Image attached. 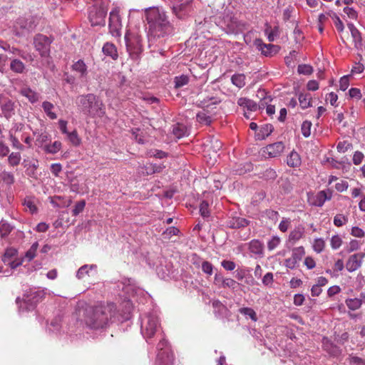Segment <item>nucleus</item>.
<instances>
[{
	"label": "nucleus",
	"mask_w": 365,
	"mask_h": 365,
	"mask_svg": "<svg viewBox=\"0 0 365 365\" xmlns=\"http://www.w3.org/2000/svg\"><path fill=\"white\" fill-rule=\"evenodd\" d=\"M148 37L160 38L168 34L170 23L165 11L158 7H150L145 11Z\"/></svg>",
	"instance_id": "nucleus-1"
},
{
	"label": "nucleus",
	"mask_w": 365,
	"mask_h": 365,
	"mask_svg": "<svg viewBox=\"0 0 365 365\" xmlns=\"http://www.w3.org/2000/svg\"><path fill=\"white\" fill-rule=\"evenodd\" d=\"M76 104L80 113L86 116L101 118L106 114V106L102 99L93 93L78 96Z\"/></svg>",
	"instance_id": "nucleus-2"
},
{
	"label": "nucleus",
	"mask_w": 365,
	"mask_h": 365,
	"mask_svg": "<svg viewBox=\"0 0 365 365\" xmlns=\"http://www.w3.org/2000/svg\"><path fill=\"white\" fill-rule=\"evenodd\" d=\"M113 307V304L97 306L88 311L85 318L86 326L91 329L105 328L113 316L111 312Z\"/></svg>",
	"instance_id": "nucleus-3"
},
{
	"label": "nucleus",
	"mask_w": 365,
	"mask_h": 365,
	"mask_svg": "<svg viewBox=\"0 0 365 365\" xmlns=\"http://www.w3.org/2000/svg\"><path fill=\"white\" fill-rule=\"evenodd\" d=\"M140 331L149 344L155 334L161 332V325L157 312L145 314L140 318Z\"/></svg>",
	"instance_id": "nucleus-4"
},
{
	"label": "nucleus",
	"mask_w": 365,
	"mask_h": 365,
	"mask_svg": "<svg viewBox=\"0 0 365 365\" xmlns=\"http://www.w3.org/2000/svg\"><path fill=\"white\" fill-rule=\"evenodd\" d=\"M107 12V4L104 1L91 6L88 9V19L91 26H105Z\"/></svg>",
	"instance_id": "nucleus-5"
},
{
	"label": "nucleus",
	"mask_w": 365,
	"mask_h": 365,
	"mask_svg": "<svg viewBox=\"0 0 365 365\" xmlns=\"http://www.w3.org/2000/svg\"><path fill=\"white\" fill-rule=\"evenodd\" d=\"M158 354L155 365H173V352L167 340L162 338L157 345Z\"/></svg>",
	"instance_id": "nucleus-6"
},
{
	"label": "nucleus",
	"mask_w": 365,
	"mask_h": 365,
	"mask_svg": "<svg viewBox=\"0 0 365 365\" xmlns=\"http://www.w3.org/2000/svg\"><path fill=\"white\" fill-rule=\"evenodd\" d=\"M125 41L130 57L133 60H138L143 51L141 37L135 34H126Z\"/></svg>",
	"instance_id": "nucleus-7"
},
{
	"label": "nucleus",
	"mask_w": 365,
	"mask_h": 365,
	"mask_svg": "<svg viewBox=\"0 0 365 365\" xmlns=\"http://www.w3.org/2000/svg\"><path fill=\"white\" fill-rule=\"evenodd\" d=\"M41 298L40 292L30 291L24 294L22 299L20 297H17L16 302L19 305V309L21 312L31 311L34 309Z\"/></svg>",
	"instance_id": "nucleus-8"
},
{
	"label": "nucleus",
	"mask_w": 365,
	"mask_h": 365,
	"mask_svg": "<svg viewBox=\"0 0 365 365\" xmlns=\"http://www.w3.org/2000/svg\"><path fill=\"white\" fill-rule=\"evenodd\" d=\"M53 41V38L51 36L38 34L34 37L33 44L36 51L41 57H47L50 54L51 44Z\"/></svg>",
	"instance_id": "nucleus-9"
},
{
	"label": "nucleus",
	"mask_w": 365,
	"mask_h": 365,
	"mask_svg": "<svg viewBox=\"0 0 365 365\" xmlns=\"http://www.w3.org/2000/svg\"><path fill=\"white\" fill-rule=\"evenodd\" d=\"M121 18L118 9H114L109 15V32L113 36L119 37L121 35L122 29Z\"/></svg>",
	"instance_id": "nucleus-10"
},
{
	"label": "nucleus",
	"mask_w": 365,
	"mask_h": 365,
	"mask_svg": "<svg viewBox=\"0 0 365 365\" xmlns=\"http://www.w3.org/2000/svg\"><path fill=\"white\" fill-rule=\"evenodd\" d=\"M304 255L305 250L304 247L300 246L294 248L291 257L284 260L285 267L291 269H295Z\"/></svg>",
	"instance_id": "nucleus-11"
},
{
	"label": "nucleus",
	"mask_w": 365,
	"mask_h": 365,
	"mask_svg": "<svg viewBox=\"0 0 365 365\" xmlns=\"http://www.w3.org/2000/svg\"><path fill=\"white\" fill-rule=\"evenodd\" d=\"M22 165L25 169L26 175L31 178L37 180L38 178V168L39 163L38 160L34 158H26L22 162Z\"/></svg>",
	"instance_id": "nucleus-12"
},
{
	"label": "nucleus",
	"mask_w": 365,
	"mask_h": 365,
	"mask_svg": "<svg viewBox=\"0 0 365 365\" xmlns=\"http://www.w3.org/2000/svg\"><path fill=\"white\" fill-rule=\"evenodd\" d=\"M282 142H277L269 144L262 149V155L265 158H276L279 156L284 150Z\"/></svg>",
	"instance_id": "nucleus-13"
},
{
	"label": "nucleus",
	"mask_w": 365,
	"mask_h": 365,
	"mask_svg": "<svg viewBox=\"0 0 365 365\" xmlns=\"http://www.w3.org/2000/svg\"><path fill=\"white\" fill-rule=\"evenodd\" d=\"M364 257V255L359 253L351 255L346 263V268L348 272H353L357 270L361 266Z\"/></svg>",
	"instance_id": "nucleus-14"
},
{
	"label": "nucleus",
	"mask_w": 365,
	"mask_h": 365,
	"mask_svg": "<svg viewBox=\"0 0 365 365\" xmlns=\"http://www.w3.org/2000/svg\"><path fill=\"white\" fill-rule=\"evenodd\" d=\"M96 274V264H84L78 269L76 277L78 279H83L86 276L91 277Z\"/></svg>",
	"instance_id": "nucleus-15"
},
{
	"label": "nucleus",
	"mask_w": 365,
	"mask_h": 365,
	"mask_svg": "<svg viewBox=\"0 0 365 365\" xmlns=\"http://www.w3.org/2000/svg\"><path fill=\"white\" fill-rule=\"evenodd\" d=\"M254 45L258 51H260L262 54L265 56H271L274 52L276 46L269 43L266 44L263 43L261 38H256L254 41Z\"/></svg>",
	"instance_id": "nucleus-16"
},
{
	"label": "nucleus",
	"mask_w": 365,
	"mask_h": 365,
	"mask_svg": "<svg viewBox=\"0 0 365 365\" xmlns=\"http://www.w3.org/2000/svg\"><path fill=\"white\" fill-rule=\"evenodd\" d=\"M1 113L7 119L10 118L14 114V103L6 98L0 101Z\"/></svg>",
	"instance_id": "nucleus-17"
},
{
	"label": "nucleus",
	"mask_w": 365,
	"mask_h": 365,
	"mask_svg": "<svg viewBox=\"0 0 365 365\" xmlns=\"http://www.w3.org/2000/svg\"><path fill=\"white\" fill-rule=\"evenodd\" d=\"M348 28L351 32V35L354 43V47L357 49L361 48L362 37L360 31L353 24H348Z\"/></svg>",
	"instance_id": "nucleus-18"
},
{
	"label": "nucleus",
	"mask_w": 365,
	"mask_h": 365,
	"mask_svg": "<svg viewBox=\"0 0 365 365\" xmlns=\"http://www.w3.org/2000/svg\"><path fill=\"white\" fill-rule=\"evenodd\" d=\"M331 199V195L329 196L327 195V193L324 190H322L319 192L314 197L311 198L310 203L312 205L322 207L326 200H329Z\"/></svg>",
	"instance_id": "nucleus-19"
},
{
	"label": "nucleus",
	"mask_w": 365,
	"mask_h": 365,
	"mask_svg": "<svg viewBox=\"0 0 365 365\" xmlns=\"http://www.w3.org/2000/svg\"><path fill=\"white\" fill-rule=\"evenodd\" d=\"M205 182L207 185V188L209 189V190L212 192L221 189L222 187V182L221 180L217 179L216 178V175H215L208 176L205 179Z\"/></svg>",
	"instance_id": "nucleus-20"
},
{
	"label": "nucleus",
	"mask_w": 365,
	"mask_h": 365,
	"mask_svg": "<svg viewBox=\"0 0 365 365\" xmlns=\"http://www.w3.org/2000/svg\"><path fill=\"white\" fill-rule=\"evenodd\" d=\"M250 252L256 255H262L264 253V244L259 240H252L248 244Z\"/></svg>",
	"instance_id": "nucleus-21"
},
{
	"label": "nucleus",
	"mask_w": 365,
	"mask_h": 365,
	"mask_svg": "<svg viewBox=\"0 0 365 365\" xmlns=\"http://www.w3.org/2000/svg\"><path fill=\"white\" fill-rule=\"evenodd\" d=\"M168 1L173 14L181 19L182 18V0H168Z\"/></svg>",
	"instance_id": "nucleus-22"
},
{
	"label": "nucleus",
	"mask_w": 365,
	"mask_h": 365,
	"mask_svg": "<svg viewBox=\"0 0 365 365\" xmlns=\"http://www.w3.org/2000/svg\"><path fill=\"white\" fill-rule=\"evenodd\" d=\"M11 61L10 69L16 73H23L26 70L25 64L19 59L15 57H9Z\"/></svg>",
	"instance_id": "nucleus-23"
},
{
	"label": "nucleus",
	"mask_w": 365,
	"mask_h": 365,
	"mask_svg": "<svg viewBox=\"0 0 365 365\" xmlns=\"http://www.w3.org/2000/svg\"><path fill=\"white\" fill-rule=\"evenodd\" d=\"M301 163L300 155L295 150H292L287 157V164L290 168H298Z\"/></svg>",
	"instance_id": "nucleus-24"
},
{
	"label": "nucleus",
	"mask_w": 365,
	"mask_h": 365,
	"mask_svg": "<svg viewBox=\"0 0 365 365\" xmlns=\"http://www.w3.org/2000/svg\"><path fill=\"white\" fill-rule=\"evenodd\" d=\"M20 93L26 97L31 103H34L39 100V94L29 87L21 88Z\"/></svg>",
	"instance_id": "nucleus-25"
},
{
	"label": "nucleus",
	"mask_w": 365,
	"mask_h": 365,
	"mask_svg": "<svg viewBox=\"0 0 365 365\" xmlns=\"http://www.w3.org/2000/svg\"><path fill=\"white\" fill-rule=\"evenodd\" d=\"M249 225V221L243 217H233L227 222V226L232 229H239L241 227H247Z\"/></svg>",
	"instance_id": "nucleus-26"
},
{
	"label": "nucleus",
	"mask_w": 365,
	"mask_h": 365,
	"mask_svg": "<svg viewBox=\"0 0 365 365\" xmlns=\"http://www.w3.org/2000/svg\"><path fill=\"white\" fill-rule=\"evenodd\" d=\"M237 104L244 109L247 108L249 111H255L258 108L257 104L252 100L247 98H240L237 101Z\"/></svg>",
	"instance_id": "nucleus-27"
},
{
	"label": "nucleus",
	"mask_w": 365,
	"mask_h": 365,
	"mask_svg": "<svg viewBox=\"0 0 365 365\" xmlns=\"http://www.w3.org/2000/svg\"><path fill=\"white\" fill-rule=\"evenodd\" d=\"M102 51L106 56H110L112 59L116 60L118 58L117 48L113 43H106L103 46Z\"/></svg>",
	"instance_id": "nucleus-28"
},
{
	"label": "nucleus",
	"mask_w": 365,
	"mask_h": 365,
	"mask_svg": "<svg viewBox=\"0 0 365 365\" xmlns=\"http://www.w3.org/2000/svg\"><path fill=\"white\" fill-rule=\"evenodd\" d=\"M0 180L8 187H11L15 182L14 175L11 172L6 170H3L0 173Z\"/></svg>",
	"instance_id": "nucleus-29"
},
{
	"label": "nucleus",
	"mask_w": 365,
	"mask_h": 365,
	"mask_svg": "<svg viewBox=\"0 0 365 365\" xmlns=\"http://www.w3.org/2000/svg\"><path fill=\"white\" fill-rule=\"evenodd\" d=\"M62 143L59 140H56L52 143H48L43 146V151L48 154H56L61 150Z\"/></svg>",
	"instance_id": "nucleus-30"
},
{
	"label": "nucleus",
	"mask_w": 365,
	"mask_h": 365,
	"mask_svg": "<svg viewBox=\"0 0 365 365\" xmlns=\"http://www.w3.org/2000/svg\"><path fill=\"white\" fill-rule=\"evenodd\" d=\"M72 68L79 74L80 77H84L87 75V66L83 60H78L73 63Z\"/></svg>",
	"instance_id": "nucleus-31"
},
{
	"label": "nucleus",
	"mask_w": 365,
	"mask_h": 365,
	"mask_svg": "<svg viewBox=\"0 0 365 365\" xmlns=\"http://www.w3.org/2000/svg\"><path fill=\"white\" fill-rule=\"evenodd\" d=\"M246 76L243 73L234 74L231 78L232 83L239 88H243L245 84Z\"/></svg>",
	"instance_id": "nucleus-32"
},
{
	"label": "nucleus",
	"mask_w": 365,
	"mask_h": 365,
	"mask_svg": "<svg viewBox=\"0 0 365 365\" xmlns=\"http://www.w3.org/2000/svg\"><path fill=\"white\" fill-rule=\"evenodd\" d=\"M13 230V227L6 220L0 222V235L2 238L7 237Z\"/></svg>",
	"instance_id": "nucleus-33"
},
{
	"label": "nucleus",
	"mask_w": 365,
	"mask_h": 365,
	"mask_svg": "<svg viewBox=\"0 0 365 365\" xmlns=\"http://www.w3.org/2000/svg\"><path fill=\"white\" fill-rule=\"evenodd\" d=\"M345 303L349 309L355 311L361 307L362 299H359V298H349L346 299Z\"/></svg>",
	"instance_id": "nucleus-34"
},
{
	"label": "nucleus",
	"mask_w": 365,
	"mask_h": 365,
	"mask_svg": "<svg viewBox=\"0 0 365 365\" xmlns=\"http://www.w3.org/2000/svg\"><path fill=\"white\" fill-rule=\"evenodd\" d=\"M330 18L333 20L334 26L339 32H342L344 29V26L340 18L336 13L332 11H329Z\"/></svg>",
	"instance_id": "nucleus-35"
},
{
	"label": "nucleus",
	"mask_w": 365,
	"mask_h": 365,
	"mask_svg": "<svg viewBox=\"0 0 365 365\" xmlns=\"http://www.w3.org/2000/svg\"><path fill=\"white\" fill-rule=\"evenodd\" d=\"M311 101L312 98L309 93H300L299 96V105L303 109L311 106Z\"/></svg>",
	"instance_id": "nucleus-36"
},
{
	"label": "nucleus",
	"mask_w": 365,
	"mask_h": 365,
	"mask_svg": "<svg viewBox=\"0 0 365 365\" xmlns=\"http://www.w3.org/2000/svg\"><path fill=\"white\" fill-rule=\"evenodd\" d=\"M349 217L341 213L336 214L334 217L333 223L336 227H342L348 222Z\"/></svg>",
	"instance_id": "nucleus-37"
},
{
	"label": "nucleus",
	"mask_w": 365,
	"mask_h": 365,
	"mask_svg": "<svg viewBox=\"0 0 365 365\" xmlns=\"http://www.w3.org/2000/svg\"><path fill=\"white\" fill-rule=\"evenodd\" d=\"M53 104L48 101H44L42 103V108L46 113V114L48 115V118H50L52 120H54L57 118V115L55 113L52 112V109L53 108Z\"/></svg>",
	"instance_id": "nucleus-38"
},
{
	"label": "nucleus",
	"mask_w": 365,
	"mask_h": 365,
	"mask_svg": "<svg viewBox=\"0 0 365 365\" xmlns=\"http://www.w3.org/2000/svg\"><path fill=\"white\" fill-rule=\"evenodd\" d=\"M304 235V232L298 228L292 230L289 235V241L292 244L299 241Z\"/></svg>",
	"instance_id": "nucleus-39"
},
{
	"label": "nucleus",
	"mask_w": 365,
	"mask_h": 365,
	"mask_svg": "<svg viewBox=\"0 0 365 365\" xmlns=\"http://www.w3.org/2000/svg\"><path fill=\"white\" fill-rule=\"evenodd\" d=\"M21 160L20 153L13 152L8 157L9 165L11 167L17 166Z\"/></svg>",
	"instance_id": "nucleus-40"
},
{
	"label": "nucleus",
	"mask_w": 365,
	"mask_h": 365,
	"mask_svg": "<svg viewBox=\"0 0 365 365\" xmlns=\"http://www.w3.org/2000/svg\"><path fill=\"white\" fill-rule=\"evenodd\" d=\"M325 246V241L322 238H317L313 242L312 248L315 252L321 253L324 251Z\"/></svg>",
	"instance_id": "nucleus-41"
},
{
	"label": "nucleus",
	"mask_w": 365,
	"mask_h": 365,
	"mask_svg": "<svg viewBox=\"0 0 365 365\" xmlns=\"http://www.w3.org/2000/svg\"><path fill=\"white\" fill-rule=\"evenodd\" d=\"M38 247V243L37 242L33 243L29 250L25 253L24 258L27 261H31L36 255V252Z\"/></svg>",
	"instance_id": "nucleus-42"
},
{
	"label": "nucleus",
	"mask_w": 365,
	"mask_h": 365,
	"mask_svg": "<svg viewBox=\"0 0 365 365\" xmlns=\"http://www.w3.org/2000/svg\"><path fill=\"white\" fill-rule=\"evenodd\" d=\"M67 138L74 146H78L81 144V140L79 138L76 130L69 132L67 134Z\"/></svg>",
	"instance_id": "nucleus-43"
},
{
	"label": "nucleus",
	"mask_w": 365,
	"mask_h": 365,
	"mask_svg": "<svg viewBox=\"0 0 365 365\" xmlns=\"http://www.w3.org/2000/svg\"><path fill=\"white\" fill-rule=\"evenodd\" d=\"M239 312L242 314L249 316L252 321H257V314L253 309L250 307H243L240 308Z\"/></svg>",
	"instance_id": "nucleus-44"
},
{
	"label": "nucleus",
	"mask_w": 365,
	"mask_h": 365,
	"mask_svg": "<svg viewBox=\"0 0 365 365\" xmlns=\"http://www.w3.org/2000/svg\"><path fill=\"white\" fill-rule=\"evenodd\" d=\"M17 255V250L14 247L7 248L2 257V260L4 263H6L8 260H11L13 257Z\"/></svg>",
	"instance_id": "nucleus-45"
},
{
	"label": "nucleus",
	"mask_w": 365,
	"mask_h": 365,
	"mask_svg": "<svg viewBox=\"0 0 365 365\" xmlns=\"http://www.w3.org/2000/svg\"><path fill=\"white\" fill-rule=\"evenodd\" d=\"M312 125V123L309 120H305L302 123L301 126V130L304 137L308 138L310 136Z\"/></svg>",
	"instance_id": "nucleus-46"
},
{
	"label": "nucleus",
	"mask_w": 365,
	"mask_h": 365,
	"mask_svg": "<svg viewBox=\"0 0 365 365\" xmlns=\"http://www.w3.org/2000/svg\"><path fill=\"white\" fill-rule=\"evenodd\" d=\"M50 140L49 135L46 133H41L36 138V143L43 150V146L47 145Z\"/></svg>",
	"instance_id": "nucleus-47"
},
{
	"label": "nucleus",
	"mask_w": 365,
	"mask_h": 365,
	"mask_svg": "<svg viewBox=\"0 0 365 365\" xmlns=\"http://www.w3.org/2000/svg\"><path fill=\"white\" fill-rule=\"evenodd\" d=\"M264 32L267 35V38L269 41L272 42L274 41V37L278 35V27H274V29H272L270 26L267 25Z\"/></svg>",
	"instance_id": "nucleus-48"
},
{
	"label": "nucleus",
	"mask_w": 365,
	"mask_h": 365,
	"mask_svg": "<svg viewBox=\"0 0 365 365\" xmlns=\"http://www.w3.org/2000/svg\"><path fill=\"white\" fill-rule=\"evenodd\" d=\"M9 139L11 142L13 148L20 150L24 149V145L21 143L19 139L18 138V135L9 134Z\"/></svg>",
	"instance_id": "nucleus-49"
},
{
	"label": "nucleus",
	"mask_w": 365,
	"mask_h": 365,
	"mask_svg": "<svg viewBox=\"0 0 365 365\" xmlns=\"http://www.w3.org/2000/svg\"><path fill=\"white\" fill-rule=\"evenodd\" d=\"M197 120L199 123L205 125H209L212 121L211 117L207 115L204 111H201L197 114Z\"/></svg>",
	"instance_id": "nucleus-50"
},
{
	"label": "nucleus",
	"mask_w": 365,
	"mask_h": 365,
	"mask_svg": "<svg viewBox=\"0 0 365 365\" xmlns=\"http://www.w3.org/2000/svg\"><path fill=\"white\" fill-rule=\"evenodd\" d=\"M238 285V283L231 278H225L222 279V284L221 287L223 288H231V289H235L237 286Z\"/></svg>",
	"instance_id": "nucleus-51"
},
{
	"label": "nucleus",
	"mask_w": 365,
	"mask_h": 365,
	"mask_svg": "<svg viewBox=\"0 0 365 365\" xmlns=\"http://www.w3.org/2000/svg\"><path fill=\"white\" fill-rule=\"evenodd\" d=\"M200 213L204 218L210 217L209 204L206 201H202L200 205Z\"/></svg>",
	"instance_id": "nucleus-52"
},
{
	"label": "nucleus",
	"mask_w": 365,
	"mask_h": 365,
	"mask_svg": "<svg viewBox=\"0 0 365 365\" xmlns=\"http://www.w3.org/2000/svg\"><path fill=\"white\" fill-rule=\"evenodd\" d=\"M24 128L25 126L23 123H15L10 129L9 134L18 135L19 133H22Z\"/></svg>",
	"instance_id": "nucleus-53"
},
{
	"label": "nucleus",
	"mask_w": 365,
	"mask_h": 365,
	"mask_svg": "<svg viewBox=\"0 0 365 365\" xmlns=\"http://www.w3.org/2000/svg\"><path fill=\"white\" fill-rule=\"evenodd\" d=\"M297 71L300 74L310 75L313 72V68L307 64H301L298 66Z\"/></svg>",
	"instance_id": "nucleus-54"
},
{
	"label": "nucleus",
	"mask_w": 365,
	"mask_h": 365,
	"mask_svg": "<svg viewBox=\"0 0 365 365\" xmlns=\"http://www.w3.org/2000/svg\"><path fill=\"white\" fill-rule=\"evenodd\" d=\"M342 240L338 235H334L330 240V245L332 249L336 250L341 247Z\"/></svg>",
	"instance_id": "nucleus-55"
},
{
	"label": "nucleus",
	"mask_w": 365,
	"mask_h": 365,
	"mask_svg": "<svg viewBox=\"0 0 365 365\" xmlns=\"http://www.w3.org/2000/svg\"><path fill=\"white\" fill-rule=\"evenodd\" d=\"M85 206H86V202L84 200L78 202L75 205L74 208L72 210V215L77 216L79 213H81L83 210Z\"/></svg>",
	"instance_id": "nucleus-56"
},
{
	"label": "nucleus",
	"mask_w": 365,
	"mask_h": 365,
	"mask_svg": "<svg viewBox=\"0 0 365 365\" xmlns=\"http://www.w3.org/2000/svg\"><path fill=\"white\" fill-rule=\"evenodd\" d=\"M281 240L280 238L277 236H274L272 239L267 242V248L269 251L274 250L278 247Z\"/></svg>",
	"instance_id": "nucleus-57"
},
{
	"label": "nucleus",
	"mask_w": 365,
	"mask_h": 365,
	"mask_svg": "<svg viewBox=\"0 0 365 365\" xmlns=\"http://www.w3.org/2000/svg\"><path fill=\"white\" fill-rule=\"evenodd\" d=\"M351 148V144L347 141L339 142L336 146V149H337L338 152L342 153H346Z\"/></svg>",
	"instance_id": "nucleus-58"
},
{
	"label": "nucleus",
	"mask_w": 365,
	"mask_h": 365,
	"mask_svg": "<svg viewBox=\"0 0 365 365\" xmlns=\"http://www.w3.org/2000/svg\"><path fill=\"white\" fill-rule=\"evenodd\" d=\"M274 130V127L271 124H265L262 126L260 132L263 138L268 137Z\"/></svg>",
	"instance_id": "nucleus-59"
},
{
	"label": "nucleus",
	"mask_w": 365,
	"mask_h": 365,
	"mask_svg": "<svg viewBox=\"0 0 365 365\" xmlns=\"http://www.w3.org/2000/svg\"><path fill=\"white\" fill-rule=\"evenodd\" d=\"M202 270L208 275H212L213 272V265L208 261H204L202 263Z\"/></svg>",
	"instance_id": "nucleus-60"
},
{
	"label": "nucleus",
	"mask_w": 365,
	"mask_h": 365,
	"mask_svg": "<svg viewBox=\"0 0 365 365\" xmlns=\"http://www.w3.org/2000/svg\"><path fill=\"white\" fill-rule=\"evenodd\" d=\"M364 158V154L361 151H355L353 155V163L356 165H360Z\"/></svg>",
	"instance_id": "nucleus-61"
},
{
	"label": "nucleus",
	"mask_w": 365,
	"mask_h": 365,
	"mask_svg": "<svg viewBox=\"0 0 365 365\" xmlns=\"http://www.w3.org/2000/svg\"><path fill=\"white\" fill-rule=\"evenodd\" d=\"M8 52L9 53L13 54L14 55L13 57L16 58L17 56H19L24 59H26V56L24 52L17 48L10 46Z\"/></svg>",
	"instance_id": "nucleus-62"
},
{
	"label": "nucleus",
	"mask_w": 365,
	"mask_h": 365,
	"mask_svg": "<svg viewBox=\"0 0 365 365\" xmlns=\"http://www.w3.org/2000/svg\"><path fill=\"white\" fill-rule=\"evenodd\" d=\"M351 235L355 237H364L365 232L360 227L354 226L351 228Z\"/></svg>",
	"instance_id": "nucleus-63"
},
{
	"label": "nucleus",
	"mask_w": 365,
	"mask_h": 365,
	"mask_svg": "<svg viewBox=\"0 0 365 365\" xmlns=\"http://www.w3.org/2000/svg\"><path fill=\"white\" fill-rule=\"evenodd\" d=\"M349 361L351 365H365V359L356 356H350Z\"/></svg>",
	"instance_id": "nucleus-64"
}]
</instances>
